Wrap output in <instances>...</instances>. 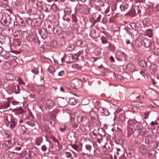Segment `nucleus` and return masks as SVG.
<instances>
[{
	"label": "nucleus",
	"mask_w": 159,
	"mask_h": 159,
	"mask_svg": "<svg viewBox=\"0 0 159 159\" xmlns=\"http://www.w3.org/2000/svg\"><path fill=\"white\" fill-rule=\"evenodd\" d=\"M89 116L90 117L91 120L93 122H95L98 120V117L96 113L93 111H91Z\"/></svg>",
	"instance_id": "1"
},
{
	"label": "nucleus",
	"mask_w": 159,
	"mask_h": 159,
	"mask_svg": "<svg viewBox=\"0 0 159 159\" xmlns=\"http://www.w3.org/2000/svg\"><path fill=\"white\" fill-rule=\"evenodd\" d=\"M46 104L49 109L52 108L55 105V102L54 101L49 99L46 102Z\"/></svg>",
	"instance_id": "2"
},
{
	"label": "nucleus",
	"mask_w": 159,
	"mask_h": 159,
	"mask_svg": "<svg viewBox=\"0 0 159 159\" xmlns=\"http://www.w3.org/2000/svg\"><path fill=\"white\" fill-rule=\"evenodd\" d=\"M43 138L41 137H39L36 138L35 141V143L38 146H39L41 145V143L43 142Z\"/></svg>",
	"instance_id": "3"
},
{
	"label": "nucleus",
	"mask_w": 159,
	"mask_h": 159,
	"mask_svg": "<svg viewBox=\"0 0 159 159\" xmlns=\"http://www.w3.org/2000/svg\"><path fill=\"white\" fill-rule=\"evenodd\" d=\"M145 34L149 37H152V30L151 29H149L146 30Z\"/></svg>",
	"instance_id": "4"
},
{
	"label": "nucleus",
	"mask_w": 159,
	"mask_h": 159,
	"mask_svg": "<svg viewBox=\"0 0 159 159\" xmlns=\"http://www.w3.org/2000/svg\"><path fill=\"white\" fill-rule=\"evenodd\" d=\"M86 152L87 153H90L92 149V146L90 144H87L85 146Z\"/></svg>",
	"instance_id": "5"
},
{
	"label": "nucleus",
	"mask_w": 159,
	"mask_h": 159,
	"mask_svg": "<svg viewBox=\"0 0 159 159\" xmlns=\"http://www.w3.org/2000/svg\"><path fill=\"white\" fill-rule=\"evenodd\" d=\"M13 44L15 46H20L21 44V41L20 39H16L14 40Z\"/></svg>",
	"instance_id": "6"
},
{
	"label": "nucleus",
	"mask_w": 159,
	"mask_h": 159,
	"mask_svg": "<svg viewBox=\"0 0 159 159\" xmlns=\"http://www.w3.org/2000/svg\"><path fill=\"white\" fill-rule=\"evenodd\" d=\"M127 66L130 71L134 72V71L135 67L134 65L132 64H129Z\"/></svg>",
	"instance_id": "7"
},
{
	"label": "nucleus",
	"mask_w": 159,
	"mask_h": 159,
	"mask_svg": "<svg viewBox=\"0 0 159 159\" xmlns=\"http://www.w3.org/2000/svg\"><path fill=\"white\" fill-rule=\"evenodd\" d=\"M4 119L6 122L7 121V122L11 123L12 121V117L10 115L5 116Z\"/></svg>",
	"instance_id": "8"
},
{
	"label": "nucleus",
	"mask_w": 159,
	"mask_h": 159,
	"mask_svg": "<svg viewBox=\"0 0 159 159\" xmlns=\"http://www.w3.org/2000/svg\"><path fill=\"white\" fill-rule=\"evenodd\" d=\"M48 70L49 72L54 75V73L55 72V70L54 68L52 66H50L48 68Z\"/></svg>",
	"instance_id": "9"
},
{
	"label": "nucleus",
	"mask_w": 159,
	"mask_h": 159,
	"mask_svg": "<svg viewBox=\"0 0 159 159\" xmlns=\"http://www.w3.org/2000/svg\"><path fill=\"white\" fill-rule=\"evenodd\" d=\"M0 147L3 149L7 150L8 149V147L7 144L5 143H2L0 144Z\"/></svg>",
	"instance_id": "10"
},
{
	"label": "nucleus",
	"mask_w": 159,
	"mask_h": 159,
	"mask_svg": "<svg viewBox=\"0 0 159 159\" xmlns=\"http://www.w3.org/2000/svg\"><path fill=\"white\" fill-rule=\"evenodd\" d=\"M69 102L72 105H74L76 103V102L75 98H72L70 99Z\"/></svg>",
	"instance_id": "11"
},
{
	"label": "nucleus",
	"mask_w": 159,
	"mask_h": 159,
	"mask_svg": "<svg viewBox=\"0 0 159 159\" xmlns=\"http://www.w3.org/2000/svg\"><path fill=\"white\" fill-rule=\"evenodd\" d=\"M120 8L122 11H124L128 8V5L126 4H122L120 6Z\"/></svg>",
	"instance_id": "12"
},
{
	"label": "nucleus",
	"mask_w": 159,
	"mask_h": 159,
	"mask_svg": "<svg viewBox=\"0 0 159 159\" xmlns=\"http://www.w3.org/2000/svg\"><path fill=\"white\" fill-rule=\"evenodd\" d=\"M12 51L9 52H7L5 53L4 55V58L6 59L9 60L10 57L12 54Z\"/></svg>",
	"instance_id": "13"
},
{
	"label": "nucleus",
	"mask_w": 159,
	"mask_h": 159,
	"mask_svg": "<svg viewBox=\"0 0 159 159\" xmlns=\"http://www.w3.org/2000/svg\"><path fill=\"white\" fill-rule=\"evenodd\" d=\"M14 53L12 52V54L10 57V58L9 60L14 61H16L17 59V57L16 55H13Z\"/></svg>",
	"instance_id": "14"
},
{
	"label": "nucleus",
	"mask_w": 159,
	"mask_h": 159,
	"mask_svg": "<svg viewBox=\"0 0 159 159\" xmlns=\"http://www.w3.org/2000/svg\"><path fill=\"white\" fill-rule=\"evenodd\" d=\"M20 88L19 85H17L15 87L14 92L15 93L18 94L20 93Z\"/></svg>",
	"instance_id": "15"
},
{
	"label": "nucleus",
	"mask_w": 159,
	"mask_h": 159,
	"mask_svg": "<svg viewBox=\"0 0 159 159\" xmlns=\"http://www.w3.org/2000/svg\"><path fill=\"white\" fill-rule=\"evenodd\" d=\"M6 77L8 80H11L13 79V75L11 74H7Z\"/></svg>",
	"instance_id": "16"
},
{
	"label": "nucleus",
	"mask_w": 159,
	"mask_h": 159,
	"mask_svg": "<svg viewBox=\"0 0 159 159\" xmlns=\"http://www.w3.org/2000/svg\"><path fill=\"white\" fill-rule=\"evenodd\" d=\"M139 150L140 152L142 153H144L146 152L145 151V146L143 145L141 146L139 148Z\"/></svg>",
	"instance_id": "17"
},
{
	"label": "nucleus",
	"mask_w": 159,
	"mask_h": 159,
	"mask_svg": "<svg viewBox=\"0 0 159 159\" xmlns=\"http://www.w3.org/2000/svg\"><path fill=\"white\" fill-rule=\"evenodd\" d=\"M144 42L145 43V46L147 48L149 47L151 45V42L149 40H145L144 41Z\"/></svg>",
	"instance_id": "18"
},
{
	"label": "nucleus",
	"mask_w": 159,
	"mask_h": 159,
	"mask_svg": "<svg viewBox=\"0 0 159 159\" xmlns=\"http://www.w3.org/2000/svg\"><path fill=\"white\" fill-rule=\"evenodd\" d=\"M139 64L141 66L143 67H144L146 66V63L145 61L143 60H142L140 61Z\"/></svg>",
	"instance_id": "19"
},
{
	"label": "nucleus",
	"mask_w": 159,
	"mask_h": 159,
	"mask_svg": "<svg viewBox=\"0 0 159 159\" xmlns=\"http://www.w3.org/2000/svg\"><path fill=\"white\" fill-rule=\"evenodd\" d=\"M83 41L81 40L78 41L76 43V44L78 46H83Z\"/></svg>",
	"instance_id": "20"
},
{
	"label": "nucleus",
	"mask_w": 159,
	"mask_h": 159,
	"mask_svg": "<svg viewBox=\"0 0 159 159\" xmlns=\"http://www.w3.org/2000/svg\"><path fill=\"white\" fill-rule=\"evenodd\" d=\"M28 40L31 41L35 42L36 41V38L34 36H30L28 38Z\"/></svg>",
	"instance_id": "21"
},
{
	"label": "nucleus",
	"mask_w": 159,
	"mask_h": 159,
	"mask_svg": "<svg viewBox=\"0 0 159 159\" xmlns=\"http://www.w3.org/2000/svg\"><path fill=\"white\" fill-rule=\"evenodd\" d=\"M103 111V113L106 115V116H108L109 115V112L108 111L107 109H105L103 108L102 109Z\"/></svg>",
	"instance_id": "22"
},
{
	"label": "nucleus",
	"mask_w": 159,
	"mask_h": 159,
	"mask_svg": "<svg viewBox=\"0 0 159 159\" xmlns=\"http://www.w3.org/2000/svg\"><path fill=\"white\" fill-rule=\"evenodd\" d=\"M146 105V103L145 102H140L138 105V106L140 107H143L144 106Z\"/></svg>",
	"instance_id": "23"
},
{
	"label": "nucleus",
	"mask_w": 159,
	"mask_h": 159,
	"mask_svg": "<svg viewBox=\"0 0 159 159\" xmlns=\"http://www.w3.org/2000/svg\"><path fill=\"white\" fill-rule=\"evenodd\" d=\"M26 124L28 125H29L33 127L34 126V123L31 121H27L25 122Z\"/></svg>",
	"instance_id": "24"
},
{
	"label": "nucleus",
	"mask_w": 159,
	"mask_h": 159,
	"mask_svg": "<svg viewBox=\"0 0 159 159\" xmlns=\"http://www.w3.org/2000/svg\"><path fill=\"white\" fill-rule=\"evenodd\" d=\"M10 123V127L11 128H14L16 125V124L15 123V122L14 121H13L12 120V121L11 122V123Z\"/></svg>",
	"instance_id": "25"
},
{
	"label": "nucleus",
	"mask_w": 159,
	"mask_h": 159,
	"mask_svg": "<svg viewBox=\"0 0 159 159\" xmlns=\"http://www.w3.org/2000/svg\"><path fill=\"white\" fill-rule=\"evenodd\" d=\"M85 120H86V118L85 117H83L81 118L80 121L81 123H83V124L87 123V122L85 121Z\"/></svg>",
	"instance_id": "26"
},
{
	"label": "nucleus",
	"mask_w": 159,
	"mask_h": 159,
	"mask_svg": "<svg viewBox=\"0 0 159 159\" xmlns=\"http://www.w3.org/2000/svg\"><path fill=\"white\" fill-rule=\"evenodd\" d=\"M152 92V89H148L146 90L145 91V93L148 95H151Z\"/></svg>",
	"instance_id": "27"
},
{
	"label": "nucleus",
	"mask_w": 159,
	"mask_h": 159,
	"mask_svg": "<svg viewBox=\"0 0 159 159\" xmlns=\"http://www.w3.org/2000/svg\"><path fill=\"white\" fill-rule=\"evenodd\" d=\"M109 11L110 8L109 7H108L105 11V15H106L107 16H110V14L109 13Z\"/></svg>",
	"instance_id": "28"
},
{
	"label": "nucleus",
	"mask_w": 159,
	"mask_h": 159,
	"mask_svg": "<svg viewBox=\"0 0 159 159\" xmlns=\"http://www.w3.org/2000/svg\"><path fill=\"white\" fill-rule=\"evenodd\" d=\"M66 126L65 125L63 128L60 127L59 129L61 132H63L66 130Z\"/></svg>",
	"instance_id": "29"
},
{
	"label": "nucleus",
	"mask_w": 159,
	"mask_h": 159,
	"mask_svg": "<svg viewBox=\"0 0 159 159\" xmlns=\"http://www.w3.org/2000/svg\"><path fill=\"white\" fill-rule=\"evenodd\" d=\"M43 152H45L47 149V148L45 145L42 146L41 148Z\"/></svg>",
	"instance_id": "30"
},
{
	"label": "nucleus",
	"mask_w": 159,
	"mask_h": 159,
	"mask_svg": "<svg viewBox=\"0 0 159 159\" xmlns=\"http://www.w3.org/2000/svg\"><path fill=\"white\" fill-rule=\"evenodd\" d=\"M66 157L67 158H70L72 156L70 152H66Z\"/></svg>",
	"instance_id": "31"
},
{
	"label": "nucleus",
	"mask_w": 159,
	"mask_h": 159,
	"mask_svg": "<svg viewBox=\"0 0 159 159\" xmlns=\"http://www.w3.org/2000/svg\"><path fill=\"white\" fill-rule=\"evenodd\" d=\"M64 71H61L58 73V75L60 76H62L64 75Z\"/></svg>",
	"instance_id": "32"
},
{
	"label": "nucleus",
	"mask_w": 159,
	"mask_h": 159,
	"mask_svg": "<svg viewBox=\"0 0 159 159\" xmlns=\"http://www.w3.org/2000/svg\"><path fill=\"white\" fill-rule=\"evenodd\" d=\"M53 141L54 142L57 143V144H56V146L59 145V143L58 142V141L57 140V139L56 138H54L53 139Z\"/></svg>",
	"instance_id": "33"
},
{
	"label": "nucleus",
	"mask_w": 159,
	"mask_h": 159,
	"mask_svg": "<svg viewBox=\"0 0 159 159\" xmlns=\"http://www.w3.org/2000/svg\"><path fill=\"white\" fill-rule=\"evenodd\" d=\"M32 71L35 74H38L39 73V71L37 69H35L34 70H32Z\"/></svg>",
	"instance_id": "34"
},
{
	"label": "nucleus",
	"mask_w": 159,
	"mask_h": 159,
	"mask_svg": "<svg viewBox=\"0 0 159 159\" xmlns=\"http://www.w3.org/2000/svg\"><path fill=\"white\" fill-rule=\"evenodd\" d=\"M149 113L148 112H145L144 115V117L145 119H146L148 118Z\"/></svg>",
	"instance_id": "35"
},
{
	"label": "nucleus",
	"mask_w": 159,
	"mask_h": 159,
	"mask_svg": "<svg viewBox=\"0 0 159 159\" xmlns=\"http://www.w3.org/2000/svg\"><path fill=\"white\" fill-rule=\"evenodd\" d=\"M137 98L139 99L140 100H142V99H144V97L143 96H142L141 95H139L137 97Z\"/></svg>",
	"instance_id": "36"
},
{
	"label": "nucleus",
	"mask_w": 159,
	"mask_h": 159,
	"mask_svg": "<svg viewBox=\"0 0 159 159\" xmlns=\"http://www.w3.org/2000/svg\"><path fill=\"white\" fill-rule=\"evenodd\" d=\"M72 147L75 150H77L78 149V147L76 145H73L72 144L71 145Z\"/></svg>",
	"instance_id": "37"
},
{
	"label": "nucleus",
	"mask_w": 159,
	"mask_h": 159,
	"mask_svg": "<svg viewBox=\"0 0 159 159\" xmlns=\"http://www.w3.org/2000/svg\"><path fill=\"white\" fill-rule=\"evenodd\" d=\"M102 17V15H99L98 17L97 18V21L98 22L100 21Z\"/></svg>",
	"instance_id": "38"
},
{
	"label": "nucleus",
	"mask_w": 159,
	"mask_h": 159,
	"mask_svg": "<svg viewBox=\"0 0 159 159\" xmlns=\"http://www.w3.org/2000/svg\"><path fill=\"white\" fill-rule=\"evenodd\" d=\"M12 52L14 53L13 55L16 56V55H17L19 53V52H16V51H12Z\"/></svg>",
	"instance_id": "39"
},
{
	"label": "nucleus",
	"mask_w": 159,
	"mask_h": 159,
	"mask_svg": "<svg viewBox=\"0 0 159 159\" xmlns=\"http://www.w3.org/2000/svg\"><path fill=\"white\" fill-rule=\"evenodd\" d=\"M103 38H102V42L103 43H107V40H104L103 39Z\"/></svg>",
	"instance_id": "40"
},
{
	"label": "nucleus",
	"mask_w": 159,
	"mask_h": 159,
	"mask_svg": "<svg viewBox=\"0 0 159 159\" xmlns=\"http://www.w3.org/2000/svg\"><path fill=\"white\" fill-rule=\"evenodd\" d=\"M60 90L61 91L63 92H65L64 89L62 87H61L60 88Z\"/></svg>",
	"instance_id": "41"
},
{
	"label": "nucleus",
	"mask_w": 159,
	"mask_h": 159,
	"mask_svg": "<svg viewBox=\"0 0 159 159\" xmlns=\"http://www.w3.org/2000/svg\"><path fill=\"white\" fill-rule=\"evenodd\" d=\"M110 58L111 61V62H113V61H114V58L113 57H112V56H111L110 57Z\"/></svg>",
	"instance_id": "42"
},
{
	"label": "nucleus",
	"mask_w": 159,
	"mask_h": 159,
	"mask_svg": "<svg viewBox=\"0 0 159 159\" xmlns=\"http://www.w3.org/2000/svg\"><path fill=\"white\" fill-rule=\"evenodd\" d=\"M157 11H159V4L157 5L155 7Z\"/></svg>",
	"instance_id": "43"
},
{
	"label": "nucleus",
	"mask_w": 159,
	"mask_h": 159,
	"mask_svg": "<svg viewBox=\"0 0 159 159\" xmlns=\"http://www.w3.org/2000/svg\"><path fill=\"white\" fill-rule=\"evenodd\" d=\"M151 124L152 125H157V123H155L153 121H152L151 122Z\"/></svg>",
	"instance_id": "44"
},
{
	"label": "nucleus",
	"mask_w": 159,
	"mask_h": 159,
	"mask_svg": "<svg viewBox=\"0 0 159 159\" xmlns=\"http://www.w3.org/2000/svg\"><path fill=\"white\" fill-rule=\"evenodd\" d=\"M21 149V148L20 147H16L15 148V150L16 151H19Z\"/></svg>",
	"instance_id": "45"
},
{
	"label": "nucleus",
	"mask_w": 159,
	"mask_h": 159,
	"mask_svg": "<svg viewBox=\"0 0 159 159\" xmlns=\"http://www.w3.org/2000/svg\"><path fill=\"white\" fill-rule=\"evenodd\" d=\"M122 111V110L120 108H118L116 110V112H119L121 111Z\"/></svg>",
	"instance_id": "46"
},
{
	"label": "nucleus",
	"mask_w": 159,
	"mask_h": 159,
	"mask_svg": "<svg viewBox=\"0 0 159 159\" xmlns=\"http://www.w3.org/2000/svg\"><path fill=\"white\" fill-rule=\"evenodd\" d=\"M2 52V48L0 46V54Z\"/></svg>",
	"instance_id": "47"
},
{
	"label": "nucleus",
	"mask_w": 159,
	"mask_h": 159,
	"mask_svg": "<svg viewBox=\"0 0 159 159\" xmlns=\"http://www.w3.org/2000/svg\"><path fill=\"white\" fill-rule=\"evenodd\" d=\"M144 71L143 70L140 71V74H141V75H142L143 76V74L144 73Z\"/></svg>",
	"instance_id": "48"
},
{
	"label": "nucleus",
	"mask_w": 159,
	"mask_h": 159,
	"mask_svg": "<svg viewBox=\"0 0 159 159\" xmlns=\"http://www.w3.org/2000/svg\"><path fill=\"white\" fill-rule=\"evenodd\" d=\"M52 7H55V8H56V10H57V6L55 5H53Z\"/></svg>",
	"instance_id": "49"
},
{
	"label": "nucleus",
	"mask_w": 159,
	"mask_h": 159,
	"mask_svg": "<svg viewBox=\"0 0 159 159\" xmlns=\"http://www.w3.org/2000/svg\"><path fill=\"white\" fill-rule=\"evenodd\" d=\"M126 43L127 44H130V41L129 40H128L126 41Z\"/></svg>",
	"instance_id": "50"
},
{
	"label": "nucleus",
	"mask_w": 159,
	"mask_h": 159,
	"mask_svg": "<svg viewBox=\"0 0 159 159\" xmlns=\"http://www.w3.org/2000/svg\"><path fill=\"white\" fill-rule=\"evenodd\" d=\"M104 127L105 129H107V126L106 124H104Z\"/></svg>",
	"instance_id": "51"
},
{
	"label": "nucleus",
	"mask_w": 159,
	"mask_h": 159,
	"mask_svg": "<svg viewBox=\"0 0 159 159\" xmlns=\"http://www.w3.org/2000/svg\"><path fill=\"white\" fill-rule=\"evenodd\" d=\"M62 62H63L65 61V58L64 57H63V58H62L61 59Z\"/></svg>",
	"instance_id": "52"
},
{
	"label": "nucleus",
	"mask_w": 159,
	"mask_h": 159,
	"mask_svg": "<svg viewBox=\"0 0 159 159\" xmlns=\"http://www.w3.org/2000/svg\"><path fill=\"white\" fill-rule=\"evenodd\" d=\"M97 141L99 143H101V141L99 139H98L97 140Z\"/></svg>",
	"instance_id": "53"
},
{
	"label": "nucleus",
	"mask_w": 159,
	"mask_h": 159,
	"mask_svg": "<svg viewBox=\"0 0 159 159\" xmlns=\"http://www.w3.org/2000/svg\"><path fill=\"white\" fill-rule=\"evenodd\" d=\"M23 122V120H20L19 121V123H21Z\"/></svg>",
	"instance_id": "54"
},
{
	"label": "nucleus",
	"mask_w": 159,
	"mask_h": 159,
	"mask_svg": "<svg viewBox=\"0 0 159 159\" xmlns=\"http://www.w3.org/2000/svg\"><path fill=\"white\" fill-rule=\"evenodd\" d=\"M80 1L83 2H85L87 0H80Z\"/></svg>",
	"instance_id": "55"
},
{
	"label": "nucleus",
	"mask_w": 159,
	"mask_h": 159,
	"mask_svg": "<svg viewBox=\"0 0 159 159\" xmlns=\"http://www.w3.org/2000/svg\"><path fill=\"white\" fill-rule=\"evenodd\" d=\"M117 151H120V148H117Z\"/></svg>",
	"instance_id": "56"
},
{
	"label": "nucleus",
	"mask_w": 159,
	"mask_h": 159,
	"mask_svg": "<svg viewBox=\"0 0 159 159\" xmlns=\"http://www.w3.org/2000/svg\"><path fill=\"white\" fill-rule=\"evenodd\" d=\"M15 103H16V102H12V104L13 105H14L16 104Z\"/></svg>",
	"instance_id": "57"
},
{
	"label": "nucleus",
	"mask_w": 159,
	"mask_h": 159,
	"mask_svg": "<svg viewBox=\"0 0 159 159\" xmlns=\"http://www.w3.org/2000/svg\"><path fill=\"white\" fill-rule=\"evenodd\" d=\"M54 62L56 63H57V61H55V60H54Z\"/></svg>",
	"instance_id": "58"
},
{
	"label": "nucleus",
	"mask_w": 159,
	"mask_h": 159,
	"mask_svg": "<svg viewBox=\"0 0 159 159\" xmlns=\"http://www.w3.org/2000/svg\"><path fill=\"white\" fill-rule=\"evenodd\" d=\"M48 27L49 28L50 27H51V26L50 25H49L48 26Z\"/></svg>",
	"instance_id": "59"
},
{
	"label": "nucleus",
	"mask_w": 159,
	"mask_h": 159,
	"mask_svg": "<svg viewBox=\"0 0 159 159\" xmlns=\"http://www.w3.org/2000/svg\"><path fill=\"white\" fill-rule=\"evenodd\" d=\"M75 86H78L77 84L76 83H75Z\"/></svg>",
	"instance_id": "60"
},
{
	"label": "nucleus",
	"mask_w": 159,
	"mask_h": 159,
	"mask_svg": "<svg viewBox=\"0 0 159 159\" xmlns=\"http://www.w3.org/2000/svg\"><path fill=\"white\" fill-rule=\"evenodd\" d=\"M21 84H25V83L23 82H22V83H20Z\"/></svg>",
	"instance_id": "61"
},
{
	"label": "nucleus",
	"mask_w": 159,
	"mask_h": 159,
	"mask_svg": "<svg viewBox=\"0 0 159 159\" xmlns=\"http://www.w3.org/2000/svg\"><path fill=\"white\" fill-rule=\"evenodd\" d=\"M83 153L84 154H86V155H87L88 154H87V153H86V152H83Z\"/></svg>",
	"instance_id": "62"
},
{
	"label": "nucleus",
	"mask_w": 159,
	"mask_h": 159,
	"mask_svg": "<svg viewBox=\"0 0 159 159\" xmlns=\"http://www.w3.org/2000/svg\"><path fill=\"white\" fill-rule=\"evenodd\" d=\"M77 69H80V68H79V67H78V68H77Z\"/></svg>",
	"instance_id": "63"
},
{
	"label": "nucleus",
	"mask_w": 159,
	"mask_h": 159,
	"mask_svg": "<svg viewBox=\"0 0 159 159\" xmlns=\"http://www.w3.org/2000/svg\"><path fill=\"white\" fill-rule=\"evenodd\" d=\"M157 50H158V52H159V48H158V49H157Z\"/></svg>",
	"instance_id": "64"
}]
</instances>
